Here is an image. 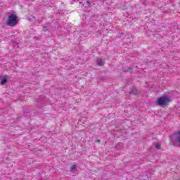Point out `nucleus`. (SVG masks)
Segmentation results:
<instances>
[{"label":"nucleus","mask_w":180,"mask_h":180,"mask_svg":"<svg viewBox=\"0 0 180 180\" xmlns=\"http://www.w3.org/2000/svg\"><path fill=\"white\" fill-rule=\"evenodd\" d=\"M19 22L16 13H13L8 16L6 21L8 26H16V24Z\"/></svg>","instance_id":"1"},{"label":"nucleus","mask_w":180,"mask_h":180,"mask_svg":"<svg viewBox=\"0 0 180 180\" xmlns=\"http://www.w3.org/2000/svg\"><path fill=\"white\" fill-rule=\"evenodd\" d=\"M171 98L169 96H164L158 98L157 100V105L160 106H165L167 104L169 103Z\"/></svg>","instance_id":"2"},{"label":"nucleus","mask_w":180,"mask_h":180,"mask_svg":"<svg viewBox=\"0 0 180 180\" xmlns=\"http://www.w3.org/2000/svg\"><path fill=\"white\" fill-rule=\"evenodd\" d=\"M173 146H180V131L174 133L171 138Z\"/></svg>","instance_id":"3"},{"label":"nucleus","mask_w":180,"mask_h":180,"mask_svg":"<svg viewBox=\"0 0 180 180\" xmlns=\"http://www.w3.org/2000/svg\"><path fill=\"white\" fill-rule=\"evenodd\" d=\"M1 84L5 85L8 82V76H3L0 77Z\"/></svg>","instance_id":"4"},{"label":"nucleus","mask_w":180,"mask_h":180,"mask_svg":"<svg viewBox=\"0 0 180 180\" xmlns=\"http://www.w3.org/2000/svg\"><path fill=\"white\" fill-rule=\"evenodd\" d=\"M70 171H71V172H77V166L75 165H73L70 167Z\"/></svg>","instance_id":"5"},{"label":"nucleus","mask_w":180,"mask_h":180,"mask_svg":"<svg viewBox=\"0 0 180 180\" xmlns=\"http://www.w3.org/2000/svg\"><path fill=\"white\" fill-rule=\"evenodd\" d=\"M97 63L98 65H103V64H105V62H103L102 60H98Z\"/></svg>","instance_id":"6"},{"label":"nucleus","mask_w":180,"mask_h":180,"mask_svg":"<svg viewBox=\"0 0 180 180\" xmlns=\"http://www.w3.org/2000/svg\"><path fill=\"white\" fill-rule=\"evenodd\" d=\"M155 148L157 150L160 149V147H161V146L160 145V143H155Z\"/></svg>","instance_id":"7"},{"label":"nucleus","mask_w":180,"mask_h":180,"mask_svg":"<svg viewBox=\"0 0 180 180\" xmlns=\"http://www.w3.org/2000/svg\"><path fill=\"white\" fill-rule=\"evenodd\" d=\"M131 94H134V95H137V94H139V92L137 91V90H134L132 91Z\"/></svg>","instance_id":"8"},{"label":"nucleus","mask_w":180,"mask_h":180,"mask_svg":"<svg viewBox=\"0 0 180 180\" xmlns=\"http://www.w3.org/2000/svg\"><path fill=\"white\" fill-rule=\"evenodd\" d=\"M131 70V68H129V70L127 71H129V72H131V71H130Z\"/></svg>","instance_id":"9"}]
</instances>
